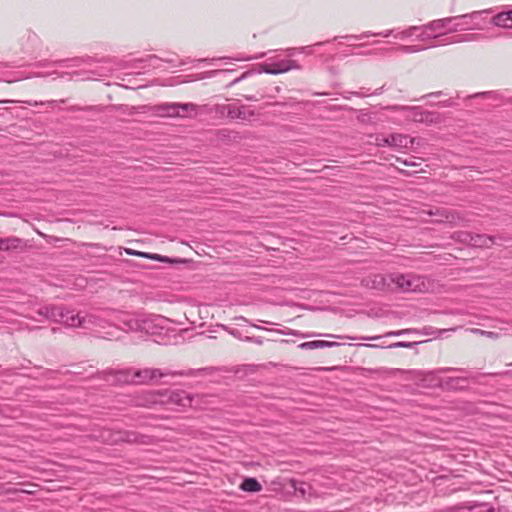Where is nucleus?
Segmentation results:
<instances>
[{
  "mask_svg": "<svg viewBox=\"0 0 512 512\" xmlns=\"http://www.w3.org/2000/svg\"><path fill=\"white\" fill-rule=\"evenodd\" d=\"M390 283H393L394 290L400 292H419L424 293L431 289V280L423 275L414 273H391L389 274Z\"/></svg>",
  "mask_w": 512,
  "mask_h": 512,
  "instance_id": "obj_1",
  "label": "nucleus"
},
{
  "mask_svg": "<svg viewBox=\"0 0 512 512\" xmlns=\"http://www.w3.org/2000/svg\"><path fill=\"white\" fill-rule=\"evenodd\" d=\"M193 396L184 390H165L158 393H149L148 403L173 404L177 407H191Z\"/></svg>",
  "mask_w": 512,
  "mask_h": 512,
  "instance_id": "obj_2",
  "label": "nucleus"
},
{
  "mask_svg": "<svg viewBox=\"0 0 512 512\" xmlns=\"http://www.w3.org/2000/svg\"><path fill=\"white\" fill-rule=\"evenodd\" d=\"M176 375H192V371L184 373L181 371H172L169 369L160 368L136 369L135 372H133V381L134 384H155L158 383L159 380L163 377Z\"/></svg>",
  "mask_w": 512,
  "mask_h": 512,
  "instance_id": "obj_3",
  "label": "nucleus"
},
{
  "mask_svg": "<svg viewBox=\"0 0 512 512\" xmlns=\"http://www.w3.org/2000/svg\"><path fill=\"white\" fill-rule=\"evenodd\" d=\"M476 14H477V12H474L472 14H464V15H461V16H458V17H448V18H444V19L434 20V21H432V22L422 26V28L429 29V30H432V31L441 30V29H447L448 32H456V31L464 29L463 24H461V23H454V25L452 27H448V25L450 23H452L453 21L458 20V19L466 20L468 18L473 17Z\"/></svg>",
  "mask_w": 512,
  "mask_h": 512,
  "instance_id": "obj_4",
  "label": "nucleus"
},
{
  "mask_svg": "<svg viewBox=\"0 0 512 512\" xmlns=\"http://www.w3.org/2000/svg\"><path fill=\"white\" fill-rule=\"evenodd\" d=\"M299 65L294 60H280L272 64H261L259 72H265L267 74L277 75L280 73L287 72L291 69H298Z\"/></svg>",
  "mask_w": 512,
  "mask_h": 512,
  "instance_id": "obj_5",
  "label": "nucleus"
},
{
  "mask_svg": "<svg viewBox=\"0 0 512 512\" xmlns=\"http://www.w3.org/2000/svg\"><path fill=\"white\" fill-rule=\"evenodd\" d=\"M102 438L111 444H118L120 442L135 443L138 441V435L129 431H119L116 433L106 431L102 433Z\"/></svg>",
  "mask_w": 512,
  "mask_h": 512,
  "instance_id": "obj_6",
  "label": "nucleus"
},
{
  "mask_svg": "<svg viewBox=\"0 0 512 512\" xmlns=\"http://www.w3.org/2000/svg\"><path fill=\"white\" fill-rule=\"evenodd\" d=\"M124 251L126 254L131 255V256H138V257L150 259L153 261L163 262V263H170V264L186 263V260H184V259L170 258V257L163 256L160 254L141 252V251L133 250L130 248H125Z\"/></svg>",
  "mask_w": 512,
  "mask_h": 512,
  "instance_id": "obj_7",
  "label": "nucleus"
},
{
  "mask_svg": "<svg viewBox=\"0 0 512 512\" xmlns=\"http://www.w3.org/2000/svg\"><path fill=\"white\" fill-rule=\"evenodd\" d=\"M413 143V139L403 134H391L387 137L377 138L378 146H392L397 148H407L408 143Z\"/></svg>",
  "mask_w": 512,
  "mask_h": 512,
  "instance_id": "obj_8",
  "label": "nucleus"
},
{
  "mask_svg": "<svg viewBox=\"0 0 512 512\" xmlns=\"http://www.w3.org/2000/svg\"><path fill=\"white\" fill-rule=\"evenodd\" d=\"M469 379H476V377H446L440 380V386L446 390H465L468 388Z\"/></svg>",
  "mask_w": 512,
  "mask_h": 512,
  "instance_id": "obj_9",
  "label": "nucleus"
},
{
  "mask_svg": "<svg viewBox=\"0 0 512 512\" xmlns=\"http://www.w3.org/2000/svg\"><path fill=\"white\" fill-rule=\"evenodd\" d=\"M0 251L12 252V251H24L27 247L26 241L19 237L10 236L0 238Z\"/></svg>",
  "mask_w": 512,
  "mask_h": 512,
  "instance_id": "obj_10",
  "label": "nucleus"
},
{
  "mask_svg": "<svg viewBox=\"0 0 512 512\" xmlns=\"http://www.w3.org/2000/svg\"><path fill=\"white\" fill-rule=\"evenodd\" d=\"M84 318L80 317L79 314H74L62 305V316L60 320H56L57 323H63L68 327H80L83 324Z\"/></svg>",
  "mask_w": 512,
  "mask_h": 512,
  "instance_id": "obj_11",
  "label": "nucleus"
},
{
  "mask_svg": "<svg viewBox=\"0 0 512 512\" xmlns=\"http://www.w3.org/2000/svg\"><path fill=\"white\" fill-rule=\"evenodd\" d=\"M37 314L50 320L56 322V320H60L62 316V305H46L38 309Z\"/></svg>",
  "mask_w": 512,
  "mask_h": 512,
  "instance_id": "obj_12",
  "label": "nucleus"
},
{
  "mask_svg": "<svg viewBox=\"0 0 512 512\" xmlns=\"http://www.w3.org/2000/svg\"><path fill=\"white\" fill-rule=\"evenodd\" d=\"M341 344L334 341H325V340H313L308 342H303L298 345V348L301 350H314V349H323V348H333L338 347Z\"/></svg>",
  "mask_w": 512,
  "mask_h": 512,
  "instance_id": "obj_13",
  "label": "nucleus"
},
{
  "mask_svg": "<svg viewBox=\"0 0 512 512\" xmlns=\"http://www.w3.org/2000/svg\"><path fill=\"white\" fill-rule=\"evenodd\" d=\"M470 245L474 248H488L495 243L496 236L486 234H473Z\"/></svg>",
  "mask_w": 512,
  "mask_h": 512,
  "instance_id": "obj_14",
  "label": "nucleus"
},
{
  "mask_svg": "<svg viewBox=\"0 0 512 512\" xmlns=\"http://www.w3.org/2000/svg\"><path fill=\"white\" fill-rule=\"evenodd\" d=\"M255 116V112L247 110L246 106L235 107L230 105L228 118L230 119H241L251 120Z\"/></svg>",
  "mask_w": 512,
  "mask_h": 512,
  "instance_id": "obj_15",
  "label": "nucleus"
},
{
  "mask_svg": "<svg viewBox=\"0 0 512 512\" xmlns=\"http://www.w3.org/2000/svg\"><path fill=\"white\" fill-rule=\"evenodd\" d=\"M152 111L162 117H177L176 103H162L152 107Z\"/></svg>",
  "mask_w": 512,
  "mask_h": 512,
  "instance_id": "obj_16",
  "label": "nucleus"
},
{
  "mask_svg": "<svg viewBox=\"0 0 512 512\" xmlns=\"http://www.w3.org/2000/svg\"><path fill=\"white\" fill-rule=\"evenodd\" d=\"M371 288L377 290H394L393 283H390L389 274L386 276L382 274L374 275L371 279Z\"/></svg>",
  "mask_w": 512,
  "mask_h": 512,
  "instance_id": "obj_17",
  "label": "nucleus"
},
{
  "mask_svg": "<svg viewBox=\"0 0 512 512\" xmlns=\"http://www.w3.org/2000/svg\"><path fill=\"white\" fill-rule=\"evenodd\" d=\"M429 340H426L428 342ZM422 343H425V341H414V342H406V341H400L395 342L392 344H389L385 348L388 349H395V348H412L414 346L420 345ZM361 346L369 347V348H384L383 346L376 345V344H360Z\"/></svg>",
  "mask_w": 512,
  "mask_h": 512,
  "instance_id": "obj_18",
  "label": "nucleus"
},
{
  "mask_svg": "<svg viewBox=\"0 0 512 512\" xmlns=\"http://www.w3.org/2000/svg\"><path fill=\"white\" fill-rule=\"evenodd\" d=\"M239 488L245 492L255 493L262 490V485L256 478L246 477L241 482Z\"/></svg>",
  "mask_w": 512,
  "mask_h": 512,
  "instance_id": "obj_19",
  "label": "nucleus"
},
{
  "mask_svg": "<svg viewBox=\"0 0 512 512\" xmlns=\"http://www.w3.org/2000/svg\"><path fill=\"white\" fill-rule=\"evenodd\" d=\"M494 25L504 28H512V11L501 12L492 19Z\"/></svg>",
  "mask_w": 512,
  "mask_h": 512,
  "instance_id": "obj_20",
  "label": "nucleus"
},
{
  "mask_svg": "<svg viewBox=\"0 0 512 512\" xmlns=\"http://www.w3.org/2000/svg\"><path fill=\"white\" fill-rule=\"evenodd\" d=\"M133 372L135 369H125L119 371L110 370V374H114L116 376V380L121 383H134L133 381Z\"/></svg>",
  "mask_w": 512,
  "mask_h": 512,
  "instance_id": "obj_21",
  "label": "nucleus"
},
{
  "mask_svg": "<svg viewBox=\"0 0 512 512\" xmlns=\"http://www.w3.org/2000/svg\"><path fill=\"white\" fill-rule=\"evenodd\" d=\"M176 109L178 110L177 117H184L192 113L196 114L198 106L193 103H176Z\"/></svg>",
  "mask_w": 512,
  "mask_h": 512,
  "instance_id": "obj_22",
  "label": "nucleus"
},
{
  "mask_svg": "<svg viewBox=\"0 0 512 512\" xmlns=\"http://www.w3.org/2000/svg\"><path fill=\"white\" fill-rule=\"evenodd\" d=\"M444 213H446L445 219H439V222H445L451 225H459L463 221L461 215L455 210L449 209L448 211H444Z\"/></svg>",
  "mask_w": 512,
  "mask_h": 512,
  "instance_id": "obj_23",
  "label": "nucleus"
},
{
  "mask_svg": "<svg viewBox=\"0 0 512 512\" xmlns=\"http://www.w3.org/2000/svg\"><path fill=\"white\" fill-rule=\"evenodd\" d=\"M451 239L464 245H470L472 233L468 231H456L451 235Z\"/></svg>",
  "mask_w": 512,
  "mask_h": 512,
  "instance_id": "obj_24",
  "label": "nucleus"
},
{
  "mask_svg": "<svg viewBox=\"0 0 512 512\" xmlns=\"http://www.w3.org/2000/svg\"><path fill=\"white\" fill-rule=\"evenodd\" d=\"M468 512H496L495 508L489 503H474L467 506Z\"/></svg>",
  "mask_w": 512,
  "mask_h": 512,
  "instance_id": "obj_25",
  "label": "nucleus"
},
{
  "mask_svg": "<svg viewBox=\"0 0 512 512\" xmlns=\"http://www.w3.org/2000/svg\"><path fill=\"white\" fill-rule=\"evenodd\" d=\"M393 33V30H387V31H384V32H379V33H371V32H365L361 35H346V36H342L341 38H344V39H364V38H367V37H370V36H382V37H389L391 34Z\"/></svg>",
  "mask_w": 512,
  "mask_h": 512,
  "instance_id": "obj_26",
  "label": "nucleus"
},
{
  "mask_svg": "<svg viewBox=\"0 0 512 512\" xmlns=\"http://www.w3.org/2000/svg\"><path fill=\"white\" fill-rule=\"evenodd\" d=\"M291 486L294 488L295 492L299 493L303 497L306 495L307 490L310 488L307 483L293 479L291 480Z\"/></svg>",
  "mask_w": 512,
  "mask_h": 512,
  "instance_id": "obj_27",
  "label": "nucleus"
},
{
  "mask_svg": "<svg viewBox=\"0 0 512 512\" xmlns=\"http://www.w3.org/2000/svg\"><path fill=\"white\" fill-rule=\"evenodd\" d=\"M229 109H230V105L216 104V105L212 106L209 109V111L214 112L215 114H217L220 117H224V116L228 117Z\"/></svg>",
  "mask_w": 512,
  "mask_h": 512,
  "instance_id": "obj_28",
  "label": "nucleus"
},
{
  "mask_svg": "<svg viewBox=\"0 0 512 512\" xmlns=\"http://www.w3.org/2000/svg\"><path fill=\"white\" fill-rule=\"evenodd\" d=\"M88 60H90V58L84 59V58L76 57V58H71V59H62V60L54 61L53 64L54 65H61V64L69 62V63H71L70 66L78 67L82 63L87 62Z\"/></svg>",
  "mask_w": 512,
  "mask_h": 512,
  "instance_id": "obj_29",
  "label": "nucleus"
},
{
  "mask_svg": "<svg viewBox=\"0 0 512 512\" xmlns=\"http://www.w3.org/2000/svg\"><path fill=\"white\" fill-rule=\"evenodd\" d=\"M410 333L419 334L420 330L415 329V328H408V329H403V330H398V331H389V332L385 333L383 335V337H398V336L410 334Z\"/></svg>",
  "mask_w": 512,
  "mask_h": 512,
  "instance_id": "obj_30",
  "label": "nucleus"
},
{
  "mask_svg": "<svg viewBox=\"0 0 512 512\" xmlns=\"http://www.w3.org/2000/svg\"><path fill=\"white\" fill-rule=\"evenodd\" d=\"M427 47L420 46V45H401L399 46L398 50L402 53H416L425 50Z\"/></svg>",
  "mask_w": 512,
  "mask_h": 512,
  "instance_id": "obj_31",
  "label": "nucleus"
},
{
  "mask_svg": "<svg viewBox=\"0 0 512 512\" xmlns=\"http://www.w3.org/2000/svg\"><path fill=\"white\" fill-rule=\"evenodd\" d=\"M472 97L473 98L482 97V98H488V99L496 100V99L499 98V95L496 92H494V91H487V92L476 93Z\"/></svg>",
  "mask_w": 512,
  "mask_h": 512,
  "instance_id": "obj_32",
  "label": "nucleus"
},
{
  "mask_svg": "<svg viewBox=\"0 0 512 512\" xmlns=\"http://www.w3.org/2000/svg\"><path fill=\"white\" fill-rule=\"evenodd\" d=\"M278 333H281V334H284V335H293V336H297V337H311V336H314V334H303L297 330H291L289 329L287 332L285 331H281V330H276Z\"/></svg>",
  "mask_w": 512,
  "mask_h": 512,
  "instance_id": "obj_33",
  "label": "nucleus"
},
{
  "mask_svg": "<svg viewBox=\"0 0 512 512\" xmlns=\"http://www.w3.org/2000/svg\"><path fill=\"white\" fill-rule=\"evenodd\" d=\"M387 109L392 110V111H405V110L418 111V108H416V107H409V106H402V105L389 106V107H387Z\"/></svg>",
  "mask_w": 512,
  "mask_h": 512,
  "instance_id": "obj_34",
  "label": "nucleus"
},
{
  "mask_svg": "<svg viewBox=\"0 0 512 512\" xmlns=\"http://www.w3.org/2000/svg\"><path fill=\"white\" fill-rule=\"evenodd\" d=\"M243 341L252 342L257 345H262L264 342V339L260 336H246Z\"/></svg>",
  "mask_w": 512,
  "mask_h": 512,
  "instance_id": "obj_35",
  "label": "nucleus"
},
{
  "mask_svg": "<svg viewBox=\"0 0 512 512\" xmlns=\"http://www.w3.org/2000/svg\"><path fill=\"white\" fill-rule=\"evenodd\" d=\"M164 61V62H167V63H172L174 64L175 63V59L174 58H166V59H162V58H159L158 56L156 55H149L148 58L146 59V61H149V62H153V61Z\"/></svg>",
  "mask_w": 512,
  "mask_h": 512,
  "instance_id": "obj_36",
  "label": "nucleus"
},
{
  "mask_svg": "<svg viewBox=\"0 0 512 512\" xmlns=\"http://www.w3.org/2000/svg\"><path fill=\"white\" fill-rule=\"evenodd\" d=\"M467 506H469V504H463L461 506L449 507L446 509V512H468Z\"/></svg>",
  "mask_w": 512,
  "mask_h": 512,
  "instance_id": "obj_37",
  "label": "nucleus"
},
{
  "mask_svg": "<svg viewBox=\"0 0 512 512\" xmlns=\"http://www.w3.org/2000/svg\"><path fill=\"white\" fill-rule=\"evenodd\" d=\"M449 209L447 208H437L435 211H430L429 214L430 215H434V216H439L440 219H445V214L444 211H448Z\"/></svg>",
  "mask_w": 512,
  "mask_h": 512,
  "instance_id": "obj_38",
  "label": "nucleus"
},
{
  "mask_svg": "<svg viewBox=\"0 0 512 512\" xmlns=\"http://www.w3.org/2000/svg\"><path fill=\"white\" fill-rule=\"evenodd\" d=\"M421 27L419 26H411L410 28L406 29L401 33L402 37H410L413 35V33L417 30H419Z\"/></svg>",
  "mask_w": 512,
  "mask_h": 512,
  "instance_id": "obj_39",
  "label": "nucleus"
},
{
  "mask_svg": "<svg viewBox=\"0 0 512 512\" xmlns=\"http://www.w3.org/2000/svg\"><path fill=\"white\" fill-rule=\"evenodd\" d=\"M127 325L129 326V328L131 330H134V331H138V330H141L142 329V326L141 324L139 323V321L137 320H131L127 323Z\"/></svg>",
  "mask_w": 512,
  "mask_h": 512,
  "instance_id": "obj_40",
  "label": "nucleus"
},
{
  "mask_svg": "<svg viewBox=\"0 0 512 512\" xmlns=\"http://www.w3.org/2000/svg\"><path fill=\"white\" fill-rule=\"evenodd\" d=\"M250 74H252V72H251V71H246V72H244L240 77H238V78L234 79V80L229 84V86H232V85H234V84H236V83H238V82L242 81L243 79H245L246 77H248Z\"/></svg>",
  "mask_w": 512,
  "mask_h": 512,
  "instance_id": "obj_41",
  "label": "nucleus"
},
{
  "mask_svg": "<svg viewBox=\"0 0 512 512\" xmlns=\"http://www.w3.org/2000/svg\"><path fill=\"white\" fill-rule=\"evenodd\" d=\"M83 246L85 247H88V248H95V249H102V250H106L105 247H103L101 244L99 243H83L82 244Z\"/></svg>",
  "mask_w": 512,
  "mask_h": 512,
  "instance_id": "obj_42",
  "label": "nucleus"
},
{
  "mask_svg": "<svg viewBox=\"0 0 512 512\" xmlns=\"http://www.w3.org/2000/svg\"><path fill=\"white\" fill-rule=\"evenodd\" d=\"M440 35H441V34H439V35H433V36H432V35H430V34H428V33H425V32H424V33H421V34L418 36V39H420V40L424 41V40L431 39V38H437V37H439Z\"/></svg>",
  "mask_w": 512,
  "mask_h": 512,
  "instance_id": "obj_43",
  "label": "nucleus"
},
{
  "mask_svg": "<svg viewBox=\"0 0 512 512\" xmlns=\"http://www.w3.org/2000/svg\"><path fill=\"white\" fill-rule=\"evenodd\" d=\"M464 39L462 38V36L460 35H455L453 37H451L448 41V43H459V42H462Z\"/></svg>",
  "mask_w": 512,
  "mask_h": 512,
  "instance_id": "obj_44",
  "label": "nucleus"
},
{
  "mask_svg": "<svg viewBox=\"0 0 512 512\" xmlns=\"http://www.w3.org/2000/svg\"><path fill=\"white\" fill-rule=\"evenodd\" d=\"M450 371H458V372H463L465 371L464 369L462 368H452V367H449V368H443V369H439L438 372H450Z\"/></svg>",
  "mask_w": 512,
  "mask_h": 512,
  "instance_id": "obj_45",
  "label": "nucleus"
},
{
  "mask_svg": "<svg viewBox=\"0 0 512 512\" xmlns=\"http://www.w3.org/2000/svg\"><path fill=\"white\" fill-rule=\"evenodd\" d=\"M481 334H484L490 338H496L498 336L497 333L495 332H492V331H483V330H478Z\"/></svg>",
  "mask_w": 512,
  "mask_h": 512,
  "instance_id": "obj_46",
  "label": "nucleus"
},
{
  "mask_svg": "<svg viewBox=\"0 0 512 512\" xmlns=\"http://www.w3.org/2000/svg\"><path fill=\"white\" fill-rule=\"evenodd\" d=\"M93 107L92 106H87V107H84V108H80V107H77V106H72L69 108V110L71 111H79V110H83V111H88V110H92Z\"/></svg>",
  "mask_w": 512,
  "mask_h": 512,
  "instance_id": "obj_47",
  "label": "nucleus"
},
{
  "mask_svg": "<svg viewBox=\"0 0 512 512\" xmlns=\"http://www.w3.org/2000/svg\"><path fill=\"white\" fill-rule=\"evenodd\" d=\"M397 162L403 164L404 166H415L416 165L414 162L402 160L401 158H397Z\"/></svg>",
  "mask_w": 512,
  "mask_h": 512,
  "instance_id": "obj_48",
  "label": "nucleus"
},
{
  "mask_svg": "<svg viewBox=\"0 0 512 512\" xmlns=\"http://www.w3.org/2000/svg\"><path fill=\"white\" fill-rule=\"evenodd\" d=\"M229 332H230V334H231V335H233L234 337H237V338H239V339H241V340H243V339H244V338H242V337H241V333H240V331H239V330H237V329H231Z\"/></svg>",
  "mask_w": 512,
  "mask_h": 512,
  "instance_id": "obj_49",
  "label": "nucleus"
},
{
  "mask_svg": "<svg viewBox=\"0 0 512 512\" xmlns=\"http://www.w3.org/2000/svg\"><path fill=\"white\" fill-rule=\"evenodd\" d=\"M453 104H454L453 101L450 100V99L442 101V102H439V105H441L442 107H450Z\"/></svg>",
  "mask_w": 512,
  "mask_h": 512,
  "instance_id": "obj_50",
  "label": "nucleus"
},
{
  "mask_svg": "<svg viewBox=\"0 0 512 512\" xmlns=\"http://www.w3.org/2000/svg\"><path fill=\"white\" fill-rule=\"evenodd\" d=\"M509 372L508 371H505V372H500V373H485L484 375L485 376H502V375H507Z\"/></svg>",
  "mask_w": 512,
  "mask_h": 512,
  "instance_id": "obj_51",
  "label": "nucleus"
},
{
  "mask_svg": "<svg viewBox=\"0 0 512 512\" xmlns=\"http://www.w3.org/2000/svg\"><path fill=\"white\" fill-rule=\"evenodd\" d=\"M244 97L248 101H258L260 99V98L254 96V95H245Z\"/></svg>",
  "mask_w": 512,
  "mask_h": 512,
  "instance_id": "obj_52",
  "label": "nucleus"
},
{
  "mask_svg": "<svg viewBox=\"0 0 512 512\" xmlns=\"http://www.w3.org/2000/svg\"><path fill=\"white\" fill-rule=\"evenodd\" d=\"M440 95H442V92H441V91H438V92H432V93H429V94H427L426 96H427V97H438V96H440Z\"/></svg>",
  "mask_w": 512,
  "mask_h": 512,
  "instance_id": "obj_53",
  "label": "nucleus"
},
{
  "mask_svg": "<svg viewBox=\"0 0 512 512\" xmlns=\"http://www.w3.org/2000/svg\"><path fill=\"white\" fill-rule=\"evenodd\" d=\"M382 336H372V337H362L363 340H377L380 339Z\"/></svg>",
  "mask_w": 512,
  "mask_h": 512,
  "instance_id": "obj_54",
  "label": "nucleus"
},
{
  "mask_svg": "<svg viewBox=\"0 0 512 512\" xmlns=\"http://www.w3.org/2000/svg\"><path fill=\"white\" fill-rule=\"evenodd\" d=\"M395 372H405L404 370L402 369H395ZM408 373H413V374H420V372L418 371H414V370H410V371H407Z\"/></svg>",
  "mask_w": 512,
  "mask_h": 512,
  "instance_id": "obj_55",
  "label": "nucleus"
},
{
  "mask_svg": "<svg viewBox=\"0 0 512 512\" xmlns=\"http://www.w3.org/2000/svg\"><path fill=\"white\" fill-rule=\"evenodd\" d=\"M430 329H431L430 327L429 328L425 327V328H423L422 331H420L419 334L422 333V334H425V335H429L430 334Z\"/></svg>",
  "mask_w": 512,
  "mask_h": 512,
  "instance_id": "obj_56",
  "label": "nucleus"
},
{
  "mask_svg": "<svg viewBox=\"0 0 512 512\" xmlns=\"http://www.w3.org/2000/svg\"><path fill=\"white\" fill-rule=\"evenodd\" d=\"M324 336L327 337H336V335L333 334H325ZM337 338H348V336H337ZM349 339H353L352 337H349Z\"/></svg>",
  "mask_w": 512,
  "mask_h": 512,
  "instance_id": "obj_57",
  "label": "nucleus"
},
{
  "mask_svg": "<svg viewBox=\"0 0 512 512\" xmlns=\"http://www.w3.org/2000/svg\"><path fill=\"white\" fill-rule=\"evenodd\" d=\"M264 55H265L264 53H261V54H259V55H257V56H254V57H248V58H246L245 60H251V59H258V58H262Z\"/></svg>",
  "mask_w": 512,
  "mask_h": 512,
  "instance_id": "obj_58",
  "label": "nucleus"
},
{
  "mask_svg": "<svg viewBox=\"0 0 512 512\" xmlns=\"http://www.w3.org/2000/svg\"><path fill=\"white\" fill-rule=\"evenodd\" d=\"M383 88H384V86H382L381 88H379V89L375 90V91L373 92V94H374V95H379V94H381V93H382Z\"/></svg>",
  "mask_w": 512,
  "mask_h": 512,
  "instance_id": "obj_59",
  "label": "nucleus"
},
{
  "mask_svg": "<svg viewBox=\"0 0 512 512\" xmlns=\"http://www.w3.org/2000/svg\"><path fill=\"white\" fill-rule=\"evenodd\" d=\"M54 74H57L58 76L63 77L65 75H68L69 73H67V72H63V73L54 72Z\"/></svg>",
  "mask_w": 512,
  "mask_h": 512,
  "instance_id": "obj_60",
  "label": "nucleus"
},
{
  "mask_svg": "<svg viewBox=\"0 0 512 512\" xmlns=\"http://www.w3.org/2000/svg\"><path fill=\"white\" fill-rule=\"evenodd\" d=\"M13 100H0V103H13Z\"/></svg>",
  "mask_w": 512,
  "mask_h": 512,
  "instance_id": "obj_61",
  "label": "nucleus"
},
{
  "mask_svg": "<svg viewBox=\"0 0 512 512\" xmlns=\"http://www.w3.org/2000/svg\"><path fill=\"white\" fill-rule=\"evenodd\" d=\"M47 103H48L49 105H53L54 103H56V101L51 100V101H48Z\"/></svg>",
  "mask_w": 512,
  "mask_h": 512,
  "instance_id": "obj_62",
  "label": "nucleus"
},
{
  "mask_svg": "<svg viewBox=\"0 0 512 512\" xmlns=\"http://www.w3.org/2000/svg\"><path fill=\"white\" fill-rule=\"evenodd\" d=\"M324 43H325V42H318V43H316L315 45H316V46H321V45H323Z\"/></svg>",
  "mask_w": 512,
  "mask_h": 512,
  "instance_id": "obj_63",
  "label": "nucleus"
},
{
  "mask_svg": "<svg viewBox=\"0 0 512 512\" xmlns=\"http://www.w3.org/2000/svg\"><path fill=\"white\" fill-rule=\"evenodd\" d=\"M253 326H254L255 328H257V329H264V328H263V327H261V326H257V325H253Z\"/></svg>",
  "mask_w": 512,
  "mask_h": 512,
  "instance_id": "obj_64",
  "label": "nucleus"
}]
</instances>
